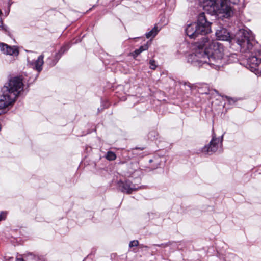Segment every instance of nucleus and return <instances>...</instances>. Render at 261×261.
<instances>
[{
	"instance_id": "obj_1",
	"label": "nucleus",
	"mask_w": 261,
	"mask_h": 261,
	"mask_svg": "<svg viewBox=\"0 0 261 261\" xmlns=\"http://www.w3.org/2000/svg\"><path fill=\"white\" fill-rule=\"evenodd\" d=\"M201 39L198 47L188 56V62L194 66L206 68L209 66L214 69L223 66L226 63V59L222 44L216 41L210 42L205 36Z\"/></svg>"
},
{
	"instance_id": "obj_2",
	"label": "nucleus",
	"mask_w": 261,
	"mask_h": 261,
	"mask_svg": "<svg viewBox=\"0 0 261 261\" xmlns=\"http://www.w3.org/2000/svg\"><path fill=\"white\" fill-rule=\"evenodd\" d=\"M237 43L240 47L241 51L250 54L247 59L246 67L256 74L261 73V47L256 42L252 33L240 30Z\"/></svg>"
},
{
	"instance_id": "obj_3",
	"label": "nucleus",
	"mask_w": 261,
	"mask_h": 261,
	"mask_svg": "<svg viewBox=\"0 0 261 261\" xmlns=\"http://www.w3.org/2000/svg\"><path fill=\"white\" fill-rule=\"evenodd\" d=\"M23 89L22 79L15 76L10 79L2 89L0 95V109H5L13 105Z\"/></svg>"
},
{
	"instance_id": "obj_4",
	"label": "nucleus",
	"mask_w": 261,
	"mask_h": 261,
	"mask_svg": "<svg viewBox=\"0 0 261 261\" xmlns=\"http://www.w3.org/2000/svg\"><path fill=\"white\" fill-rule=\"evenodd\" d=\"M203 10L211 15L229 18L233 15V8L223 0H198Z\"/></svg>"
},
{
	"instance_id": "obj_5",
	"label": "nucleus",
	"mask_w": 261,
	"mask_h": 261,
	"mask_svg": "<svg viewBox=\"0 0 261 261\" xmlns=\"http://www.w3.org/2000/svg\"><path fill=\"white\" fill-rule=\"evenodd\" d=\"M223 135L221 137L217 138L214 129L212 130V138L208 144L204 146L202 152L205 154H212L221 148L222 146Z\"/></svg>"
},
{
	"instance_id": "obj_6",
	"label": "nucleus",
	"mask_w": 261,
	"mask_h": 261,
	"mask_svg": "<svg viewBox=\"0 0 261 261\" xmlns=\"http://www.w3.org/2000/svg\"><path fill=\"white\" fill-rule=\"evenodd\" d=\"M196 24H197V31L198 33V36L200 35H206L211 32V23L207 21V17L203 12L199 14Z\"/></svg>"
},
{
	"instance_id": "obj_7",
	"label": "nucleus",
	"mask_w": 261,
	"mask_h": 261,
	"mask_svg": "<svg viewBox=\"0 0 261 261\" xmlns=\"http://www.w3.org/2000/svg\"><path fill=\"white\" fill-rule=\"evenodd\" d=\"M118 186L122 192L127 194H130L133 191L138 189V187L129 180L124 181L120 180L118 182Z\"/></svg>"
},
{
	"instance_id": "obj_8",
	"label": "nucleus",
	"mask_w": 261,
	"mask_h": 261,
	"mask_svg": "<svg viewBox=\"0 0 261 261\" xmlns=\"http://www.w3.org/2000/svg\"><path fill=\"white\" fill-rule=\"evenodd\" d=\"M0 50L5 55L17 56L19 54V51L16 46H11L4 43H0Z\"/></svg>"
},
{
	"instance_id": "obj_9",
	"label": "nucleus",
	"mask_w": 261,
	"mask_h": 261,
	"mask_svg": "<svg viewBox=\"0 0 261 261\" xmlns=\"http://www.w3.org/2000/svg\"><path fill=\"white\" fill-rule=\"evenodd\" d=\"M44 55L42 54L40 55L36 60L29 62V66L40 73L42 70V66L44 64Z\"/></svg>"
},
{
	"instance_id": "obj_10",
	"label": "nucleus",
	"mask_w": 261,
	"mask_h": 261,
	"mask_svg": "<svg viewBox=\"0 0 261 261\" xmlns=\"http://www.w3.org/2000/svg\"><path fill=\"white\" fill-rule=\"evenodd\" d=\"M197 24L196 23H192L187 25L185 29V32L190 38L195 39L198 37Z\"/></svg>"
},
{
	"instance_id": "obj_11",
	"label": "nucleus",
	"mask_w": 261,
	"mask_h": 261,
	"mask_svg": "<svg viewBox=\"0 0 261 261\" xmlns=\"http://www.w3.org/2000/svg\"><path fill=\"white\" fill-rule=\"evenodd\" d=\"M67 49L66 48V47H62L60 50L56 54L55 59H53L51 58H47L46 60L47 63L51 67L55 66L57 64L60 58L61 57L62 55L64 54L65 51L67 50Z\"/></svg>"
},
{
	"instance_id": "obj_12",
	"label": "nucleus",
	"mask_w": 261,
	"mask_h": 261,
	"mask_svg": "<svg viewBox=\"0 0 261 261\" xmlns=\"http://www.w3.org/2000/svg\"><path fill=\"white\" fill-rule=\"evenodd\" d=\"M216 36L219 40L228 41L230 39L229 32L225 28H221L216 32Z\"/></svg>"
},
{
	"instance_id": "obj_13",
	"label": "nucleus",
	"mask_w": 261,
	"mask_h": 261,
	"mask_svg": "<svg viewBox=\"0 0 261 261\" xmlns=\"http://www.w3.org/2000/svg\"><path fill=\"white\" fill-rule=\"evenodd\" d=\"M148 48V45L147 44L142 45L139 48L136 49L133 53H132L133 56L135 58L142 51L147 50Z\"/></svg>"
},
{
	"instance_id": "obj_14",
	"label": "nucleus",
	"mask_w": 261,
	"mask_h": 261,
	"mask_svg": "<svg viewBox=\"0 0 261 261\" xmlns=\"http://www.w3.org/2000/svg\"><path fill=\"white\" fill-rule=\"evenodd\" d=\"M158 28L154 26L151 30L146 33L145 35L146 38H150L154 37L158 34Z\"/></svg>"
},
{
	"instance_id": "obj_15",
	"label": "nucleus",
	"mask_w": 261,
	"mask_h": 261,
	"mask_svg": "<svg viewBox=\"0 0 261 261\" xmlns=\"http://www.w3.org/2000/svg\"><path fill=\"white\" fill-rule=\"evenodd\" d=\"M106 158L109 161H114L116 159V155L114 152L110 151L107 153Z\"/></svg>"
},
{
	"instance_id": "obj_16",
	"label": "nucleus",
	"mask_w": 261,
	"mask_h": 261,
	"mask_svg": "<svg viewBox=\"0 0 261 261\" xmlns=\"http://www.w3.org/2000/svg\"><path fill=\"white\" fill-rule=\"evenodd\" d=\"M223 1L226 2L228 5H230L233 7L234 11L235 10L234 6L238 5L240 0H223Z\"/></svg>"
},
{
	"instance_id": "obj_17",
	"label": "nucleus",
	"mask_w": 261,
	"mask_h": 261,
	"mask_svg": "<svg viewBox=\"0 0 261 261\" xmlns=\"http://www.w3.org/2000/svg\"><path fill=\"white\" fill-rule=\"evenodd\" d=\"M150 64V68L153 70H154L156 69V66L155 65V61L153 60H151L149 62Z\"/></svg>"
},
{
	"instance_id": "obj_18",
	"label": "nucleus",
	"mask_w": 261,
	"mask_h": 261,
	"mask_svg": "<svg viewBox=\"0 0 261 261\" xmlns=\"http://www.w3.org/2000/svg\"><path fill=\"white\" fill-rule=\"evenodd\" d=\"M139 244V242L137 240H133L130 241L129 244V246L130 247H133L134 246H137Z\"/></svg>"
},
{
	"instance_id": "obj_19",
	"label": "nucleus",
	"mask_w": 261,
	"mask_h": 261,
	"mask_svg": "<svg viewBox=\"0 0 261 261\" xmlns=\"http://www.w3.org/2000/svg\"><path fill=\"white\" fill-rule=\"evenodd\" d=\"M7 212H2L0 213V221L4 220L6 219L7 216Z\"/></svg>"
},
{
	"instance_id": "obj_20",
	"label": "nucleus",
	"mask_w": 261,
	"mask_h": 261,
	"mask_svg": "<svg viewBox=\"0 0 261 261\" xmlns=\"http://www.w3.org/2000/svg\"><path fill=\"white\" fill-rule=\"evenodd\" d=\"M0 28L5 32H7V27L3 25V23L1 20H0Z\"/></svg>"
},
{
	"instance_id": "obj_21",
	"label": "nucleus",
	"mask_w": 261,
	"mask_h": 261,
	"mask_svg": "<svg viewBox=\"0 0 261 261\" xmlns=\"http://www.w3.org/2000/svg\"><path fill=\"white\" fill-rule=\"evenodd\" d=\"M226 98L228 100V101L230 102V103H231L232 102L233 103H234L236 101V100L233 98H230V97H228V96H226Z\"/></svg>"
},
{
	"instance_id": "obj_22",
	"label": "nucleus",
	"mask_w": 261,
	"mask_h": 261,
	"mask_svg": "<svg viewBox=\"0 0 261 261\" xmlns=\"http://www.w3.org/2000/svg\"><path fill=\"white\" fill-rule=\"evenodd\" d=\"M158 246H160V247H165L166 246H167V244H161L160 245H157Z\"/></svg>"
},
{
	"instance_id": "obj_23",
	"label": "nucleus",
	"mask_w": 261,
	"mask_h": 261,
	"mask_svg": "<svg viewBox=\"0 0 261 261\" xmlns=\"http://www.w3.org/2000/svg\"><path fill=\"white\" fill-rule=\"evenodd\" d=\"M16 261H24L22 258H17Z\"/></svg>"
},
{
	"instance_id": "obj_24",
	"label": "nucleus",
	"mask_w": 261,
	"mask_h": 261,
	"mask_svg": "<svg viewBox=\"0 0 261 261\" xmlns=\"http://www.w3.org/2000/svg\"><path fill=\"white\" fill-rule=\"evenodd\" d=\"M188 86L190 87V88H191V86H190V84L188 83Z\"/></svg>"
}]
</instances>
